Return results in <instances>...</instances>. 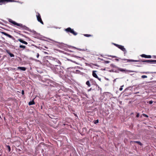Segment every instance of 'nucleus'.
I'll return each mask as SVG.
<instances>
[{"instance_id": "obj_1", "label": "nucleus", "mask_w": 156, "mask_h": 156, "mask_svg": "<svg viewBox=\"0 0 156 156\" xmlns=\"http://www.w3.org/2000/svg\"><path fill=\"white\" fill-rule=\"evenodd\" d=\"M60 65H55V66H53L51 69L55 73L58 74L60 77L64 79L66 77L64 73V68Z\"/></svg>"}, {"instance_id": "obj_2", "label": "nucleus", "mask_w": 156, "mask_h": 156, "mask_svg": "<svg viewBox=\"0 0 156 156\" xmlns=\"http://www.w3.org/2000/svg\"><path fill=\"white\" fill-rule=\"evenodd\" d=\"M49 59L51 60L52 62L54 65L55 66V65H61V63L60 61L58 58H56L52 56H49Z\"/></svg>"}, {"instance_id": "obj_3", "label": "nucleus", "mask_w": 156, "mask_h": 156, "mask_svg": "<svg viewBox=\"0 0 156 156\" xmlns=\"http://www.w3.org/2000/svg\"><path fill=\"white\" fill-rule=\"evenodd\" d=\"M43 64L44 65L50 68L51 69H52L54 66L53 65H51L50 62H49L46 59H44L43 60Z\"/></svg>"}, {"instance_id": "obj_4", "label": "nucleus", "mask_w": 156, "mask_h": 156, "mask_svg": "<svg viewBox=\"0 0 156 156\" xmlns=\"http://www.w3.org/2000/svg\"><path fill=\"white\" fill-rule=\"evenodd\" d=\"M112 44L115 46L121 49L122 51H124V54H125L126 53V49L124 48V46L114 43H112Z\"/></svg>"}, {"instance_id": "obj_5", "label": "nucleus", "mask_w": 156, "mask_h": 156, "mask_svg": "<svg viewBox=\"0 0 156 156\" xmlns=\"http://www.w3.org/2000/svg\"><path fill=\"white\" fill-rule=\"evenodd\" d=\"M43 83V85L46 86H51V81L50 80L47 79L45 81L43 80L42 81Z\"/></svg>"}, {"instance_id": "obj_6", "label": "nucleus", "mask_w": 156, "mask_h": 156, "mask_svg": "<svg viewBox=\"0 0 156 156\" xmlns=\"http://www.w3.org/2000/svg\"><path fill=\"white\" fill-rule=\"evenodd\" d=\"M15 0H0V5L5 4L6 3L16 2Z\"/></svg>"}, {"instance_id": "obj_7", "label": "nucleus", "mask_w": 156, "mask_h": 156, "mask_svg": "<svg viewBox=\"0 0 156 156\" xmlns=\"http://www.w3.org/2000/svg\"><path fill=\"white\" fill-rule=\"evenodd\" d=\"M19 25H17V26L20 27L21 29L23 30H29V28L25 25H23L22 24L19 23Z\"/></svg>"}, {"instance_id": "obj_8", "label": "nucleus", "mask_w": 156, "mask_h": 156, "mask_svg": "<svg viewBox=\"0 0 156 156\" xmlns=\"http://www.w3.org/2000/svg\"><path fill=\"white\" fill-rule=\"evenodd\" d=\"M144 62H145L147 63L154 64L156 63V60L152 59L144 60Z\"/></svg>"}, {"instance_id": "obj_9", "label": "nucleus", "mask_w": 156, "mask_h": 156, "mask_svg": "<svg viewBox=\"0 0 156 156\" xmlns=\"http://www.w3.org/2000/svg\"><path fill=\"white\" fill-rule=\"evenodd\" d=\"M36 16L37 21L40 22L41 24L43 25L44 23L42 21L40 14L39 13H37V15Z\"/></svg>"}, {"instance_id": "obj_10", "label": "nucleus", "mask_w": 156, "mask_h": 156, "mask_svg": "<svg viewBox=\"0 0 156 156\" xmlns=\"http://www.w3.org/2000/svg\"><path fill=\"white\" fill-rule=\"evenodd\" d=\"M97 72V71L96 70H93L92 71V76H93L96 78H97L98 80H99L100 81H101V78H99L97 75L96 73Z\"/></svg>"}, {"instance_id": "obj_11", "label": "nucleus", "mask_w": 156, "mask_h": 156, "mask_svg": "<svg viewBox=\"0 0 156 156\" xmlns=\"http://www.w3.org/2000/svg\"><path fill=\"white\" fill-rule=\"evenodd\" d=\"M1 33L3 34L4 35L7 36V37H9L11 38L13 40H14L15 39V38L12 36L11 35H9L7 33L4 32H2Z\"/></svg>"}, {"instance_id": "obj_12", "label": "nucleus", "mask_w": 156, "mask_h": 156, "mask_svg": "<svg viewBox=\"0 0 156 156\" xmlns=\"http://www.w3.org/2000/svg\"><path fill=\"white\" fill-rule=\"evenodd\" d=\"M118 69H119V70L121 72H125V73H126L127 72H133L134 71H130V70H126L125 69L120 68H118Z\"/></svg>"}, {"instance_id": "obj_13", "label": "nucleus", "mask_w": 156, "mask_h": 156, "mask_svg": "<svg viewBox=\"0 0 156 156\" xmlns=\"http://www.w3.org/2000/svg\"><path fill=\"white\" fill-rule=\"evenodd\" d=\"M90 83H91L92 85H95L97 86H98V85L97 84V83L93 79H90L89 80Z\"/></svg>"}, {"instance_id": "obj_14", "label": "nucleus", "mask_w": 156, "mask_h": 156, "mask_svg": "<svg viewBox=\"0 0 156 156\" xmlns=\"http://www.w3.org/2000/svg\"><path fill=\"white\" fill-rule=\"evenodd\" d=\"M8 20L9 22L12 23L14 25H16V26H17V25H19L18 23H16L15 21L12 20L11 19H9Z\"/></svg>"}, {"instance_id": "obj_15", "label": "nucleus", "mask_w": 156, "mask_h": 156, "mask_svg": "<svg viewBox=\"0 0 156 156\" xmlns=\"http://www.w3.org/2000/svg\"><path fill=\"white\" fill-rule=\"evenodd\" d=\"M141 57L146 58H151V55H147L145 54H142L141 55Z\"/></svg>"}, {"instance_id": "obj_16", "label": "nucleus", "mask_w": 156, "mask_h": 156, "mask_svg": "<svg viewBox=\"0 0 156 156\" xmlns=\"http://www.w3.org/2000/svg\"><path fill=\"white\" fill-rule=\"evenodd\" d=\"M6 52L10 55L11 57H14V55L11 53L9 50H6Z\"/></svg>"}, {"instance_id": "obj_17", "label": "nucleus", "mask_w": 156, "mask_h": 156, "mask_svg": "<svg viewBox=\"0 0 156 156\" xmlns=\"http://www.w3.org/2000/svg\"><path fill=\"white\" fill-rule=\"evenodd\" d=\"M141 73L142 74H156V72H141Z\"/></svg>"}, {"instance_id": "obj_18", "label": "nucleus", "mask_w": 156, "mask_h": 156, "mask_svg": "<svg viewBox=\"0 0 156 156\" xmlns=\"http://www.w3.org/2000/svg\"><path fill=\"white\" fill-rule=\"evenodd\" d=\"M17 69L22 71H25L26 69V68L23 67L19 66L17 68Z\"/></svg>"}, {"instance_id": "obj_19", "label": "nucleus", "mask_w": 156, "mask_h": 156, "mask_svg": "<svg viewBox=\"0 0 156 156\" xmlns=\"http://www.w3.org/2000/svg\"><path fill=\"white\" fill-rule=\"evenodd\" d=\"M18 41H19L20 42L23 43V44H28V43L27 42L23 41L21 39H18Z\"/></svg>"}, {"instance_id": "obj_20", "label": "nucleus", "mask_w": 156, "mask_h": 156, "mask_svg": "<svg viewBox=\"0 0 156 156\" xmlns=\"http://www.w3.org/2000/svg\"><path fill=\"white\" fill-rule=\"evenodd\" d=\"M131 143H136L137 144H139V145H140V146H141L143 145V144H142L141 142H140V141H131L130 142Z\"/></svg>"}, {"instance_id": "obj_21", "label": "nucleus", "mask_w": 156, "mask_h": 156, "mask_svg": "<svg viewBox=\"0 0 156 156\" xmlns=\"http://www.w3.org/2000/svg\"><path fill=\"white\" fill-rule=\"evenodd\" d=\"M72 29L70 27H68L66 29H65V30L67 33H70L71 30Z\"/></svg>"}, {"instance_id": "obj_22", "label": "nucleus", "mask_w": 156, "mask_h": 156, "mask_svg": "<svg viewBox=\"0 0 156 156\" xmlns=\"http://www.w3.org/2000/svg\"><path fill=\"white\" fill-rule=\"evenodd\" d=\"M35 104V103L34 100H33L32 101H30L28 103V105H34Z\"/></svg>"}, {"instance_id": "obj_23", "label": "nucleus", "mask_w": 156, "mask_h": 156, "mask_svg": "<svg viewBox=\"0 0 156 156\" xmlns=\"http://www.w3.org/2000/svg\"><path fill=\"white\" fill-rule=\"evenodd\" d=\"M72 48H74V49H77V50H79L80 51H84L85 50L84 49H80V48H76L75 47H73V46H72Z\"/></svg>"}, {"instance_id": "obj_24", "label": "nucleus", "mask_w": 156, "mask_h": 156, "mask_svg": "<svg viewBox=\"0 0 156 156\" xmlns=\"http://www.w3.org/2000/svg\"><path fill=\"white\" fill-rule=\"evenodd\" d=\"M86 84L88 86V87H90L91 86V84H90V80H87L86 83Z\"/></svg>"}, {"instance_id": "obj_25", "label": "nucleus", "mask_w": 156, "mask_h": 156, "mask_svg": "<svg viewBox=\"0 0 156 156\" xmlns=\"http://www.w3.org/2000/svg\"><path fill=\"white\" fill-rule=\"evenodd\" d=\"M70 33L74 35H76L77 34V33H76L74 31L73 29H72V30H71V31L70 32Z\"/></svg>"}, {"instance_id": "obj_26", "label": "nucleus", "mask_w": 156, "mask_h": 156, "mask_svg": "<svg viewBox=\"0 0 156 156\" xmlns=\"http://www.w3.org/2000/svg\"><path fill=\"white\" fill-rule=\"evenodd\" d=\"M128 62H139V60H134L133 59L128 60Z\"/></svg>"}, {"instance_id": "obj_27", "label": "nucleus", "mask_w": 156, "mask_h": 156, "mask_svg": "<svg viewBox=\"0 0 156 156\" xmlns=\"http://www.w3.org/2000/svg\"><path fill=\"white\" fill-rule=\"evenodd\" d=\"M29 30H28V31H30V32L33 33L34 35H35L37 34L36 32L34 30H31L30 29H29Z\"/></svg>"}, {"instance_id": "obj_28", "label": "nucleus", "mask_w": 156, "mask_h": 156, "mask_svg": "<svg viewBox=\"0 0 156 156\" xmlns=\"http://www.w3.org/2000/svg\"><path fill=\"white\" fill-rule=\"evenodd\" d=\"M19 34L20 35V36H22V37H25V38H27L29 39V38L28 37H26L25 35H23V34H20V33H19Z\"/></svg>"}, {"instance_id": "obj_29", "label": "nucleus", "mask_w": 156, "mask_h": 156, "mask_svg": "<svg viewBox=\"0 0 156 156\" xmlns=\"http://www.w3.org/2000/svg\"><path fill=\"white\" fill-rule=\"evenodd\" d=\"M6 147L8 150L10 152L11 151V148L10 146L9 145H6Z\"/></svg>"}, {"instance_id": "obj_30", "label": "nucleus", "mask_w": 156, "mask_h": 156, "mask_svg": "<svg viewBox=\"0 0 156 156\" xmlns=\"http://www.w3.org/2000/svg\"><path fill=\"white\" fill-rule=\"evenodd\" d=\"M84 35L86 37H90L91 36V35L89 34H84Z\"/></svg>"}, {"instance_id": "obj_31", "label": "nucleus", "mask_w": 156, "mask_h": 156, "mask_svg": "<svg viewBox=\"0 0 156 156\" xmlns=\"http://www.w3.org/2000/svg\"><path fill=\"white\" fill-rule=\"evenodd\" d=\"M26 46L24 45H20V48H23V49H25L26 48Z\"/></svg>"}, {"instance_id": "obj_32", "label": "nucleus", "mask_w": 156, "mask_h": 156, "mask_svg": "<svg viewBox=\"0 0 156 156\" xmlns=\"http://www.w3.org/2000/svg\"><path fill=\"white\" fill-rule=\"evenodd\" d=\"M107 56L108 57H112V58H116L117 57L116 56L111 55H107Z\"/></svg>"}, {"instance_id": "obj_33", "label": "nucleus", "mask_w": 156, "mask_h": 156, "mask_svg": "<svg viewBox=\"0 0 156 156\" xmlns=\"http://www.w3.org/2000/svg\"><path fill=\"white\" fill-rule=\"evenodd\" d=\"M68 60H69V61H71L72 62H74V63H76V64H78V63H77V62H76V61H73L71 59H68Z\"/></svg>"}, {"instance_id": "obj_34", "label": "nucleus", "mask_w": 156, "mask_h": 156, "mask_svg": "<svg viewBox=\"0 0 156 156\" xmlns=\"http://www.w3.org/2000/svg\"><path fill=\"white\" fill-rule=\"evenodd\" d=\"M141 78L144 79L147 78V76L146 75H142L141 76Z\"/></svg>"}, {"instance_id": "obj_35", "label": "nucleus", "mask_w": 156, "mask_h": 156, "mask_svg": "<svg viewBox=\"0 0 156 156\" xmlns=\"http://www.w3.org/2000/svg\"><path fill=\"white\" fill-rule=\"evenodd\" d=\"M124 86V85H123L122 86H121L119 88V90H120V91H121L123 89V88H122V87Z\"/></svg>"}, {"instance_id": "obj_36", "label": "nucleus", "mask_w": 156, "mask_h": 156, "mask_svg": "<svg viewBox=\"0 0 156 156\" xmlns=\"http://www.w3.org/2000/svg\"><path fill=\"white\" fill-rule=\"evenodd\" d=\"M119 59L122 60H124V61L127 60V62H128V60H129V59H126V58L122 59V58H119Z\"/></svg>"}, {"instance_id": "obj_37", "label": "nucleus", "mask_w": 156, "mask_h": 156, "mask_svg": "<svg viewBox=\"0 0 156 156\" xmlns=\"http://www.w3.org/2000/svg\"><path fill=\"white\" fill-rule=\"evenodd\" d=\"M98 122H99V121H98V120H95L94 121V123L95 124H96L98 123Z\"/></svg>"}, {"instance_id": "obj_38", "label": "nucleus", "mask_w": 156, "mask_h": 156, "mask_svg": "<svg viewBox=\"0 0 156 156\" xmlns=\"http://www.w3.org/2000/svg\"><path fill=\"white\" fill-rule=\"evenodd\" d=\"M144 116V117H147V118H148V115H147L146 114H142Z\"/></svg>"}, {"instance_id": "obj_39", "label": "nucleus", "mask_w": 156, "mask_h": 156, "mask_svg": "<svg viewBox=\"0 0 156 156\" xmlns=\"http://www.w3.org/2000/svg\"><path fill=\"white\" fill-rule=\"evenodd\" d=\"M148 83H156V81H150V82H147Z\"/></svg>"}, {"instance_id": "obj_40", "label": "nucleus", "mask_w": 156, "mask_h": 156, "mask_svg": "<svg viewBox=\"0 0 156 156\" xmlns=\"http://www.w3.org/2000/svg\"><path fill=\"white\" fill-rule=\"evenodd\" d=\"M153 101H149V102H147V103H149L150 104H151L153 103Z\"/></svg>"}, {"instance_id": "obj_41", "label": "nucleus", "mask_w": 156, "mask_h": 156, "mask_svg": "<svg viewBox=\"0 0 156 156\" xmlns=\"http://www.w3.org/2000/svg\"><path fill=\"white\" fill-rule=\"evenodd\" d=\"M111 66L112 67H114V68H115L116 67V66H115L113 64H111Z\"/></svg>"}, {"instance_id": "obj_42", "label": "nucleus", "mask_w": 156, "mask_h": 156, "mask_svg": "<svg viewBox=\"0 0 156 156\" xmlns=\"http://www.w3.org/2000/svg\"><path fill=\"white\" fill-rule=\"evenodd\" d=\"M73 56L75 57H76V58H81L79 56H77L76 55H74Z\"/></svg>"}, {"instance_id": "obj_43", "label": "nucleus", "mask_w": 156, "mask_h": 156, "mask_svg": "<svg viewBox=\"0 0 156 156\" xmlns=\"http://www.w3.org/2000/svg\"><path fill=\"white\" fill-rule=\"evenodd\" d=\"M139 116H140V114H139V113H137V115H136V117L137 118H138V117H139Z\"/></svg>"}, {"instance_id": "obj_44", "label": "nucleus", "mask_w": 156, "mask_h": 156, "mask_svg": "<svg viewBox=\"0 0 156 156\" xmlns=\"http://www.w3.org/2000/svg\"><path fill=\"white\" fill-rule=\"evenodd\" d=\"M110 62V61H105V63H108Z\"/></svg>"}, {"instance_id": "obj_45", "label": "nucleus", "mask_w": 156, "mask_h": 156, "mask_svg": "<svg viewBox=\"0 0 156 156\" xmlns=\"http://www.w3.org/2000/svg\"><path fill=\"white\" fill-rule=\"evenodd\" d=\"M144 60H140L139 62H144Z\"/></svg>"}, {"instance_id": "obj_46", "label": "nucleus", "mask_w": 156, "mask_h": 156, "mask_svg": "<svg viewBox=\"0 0 156 156\" xmlns=\"http://www.w3.org/2000/svg\"><path fill=\"white\" fill-rule=\"evenodd\" d=\"M24 91L23 90H22V95H23L24 94Z\"/></svg>"}, {"instance_id": "obj_47", "label": "nucleus", "mask_w": 156, "mask_h": 156, "mask_svg": "<svg viewBox=\"0 0 156 156\" xmlns=\"http://www.w3.org/2000/svg\"><path fill=\"white\" fill-rule=\"evenodd\" d=\"M39 54L38 53H37V58H38L39 57Z\"/></svg>"}, {"instance_id": "obj_48", "label": "nucleus", "mask_w": 156, "mask_h": 156, "mask_svg": "<svg viewBox=\"0 0 156 156\" xmlns=\"http://www.w3.org/2000/svg\"><path fill=\"white\" fill-rule=\"evenodd\" d=\"M23 32L25 33H26V34H29V33H28V32H27L26 31H24Z\"/></svg>"}, {"instance_id": "obj_49", "label": "nucleus", "mask_w": 156, "mask_h": 156, "mask_svg": "<svg viewBox=\"0 0 156 156\" xmlns=\"http://www.w3.org/2000/svg\"><path fill=\"white\" fill-rule=\"evenodd\" d=\"M115 60L116 61H119V59L118 58H115Z\"/></svg>"}, {"instance_id": "obj_50", "label": "nucleus", "mask_w": 156, "mask_h": 156, "mask_svg": "<svg viewBox=\"0 0 156 156\" xmlns=\"http://www.w3.org/2000/svg\"><path fill=\"white\" fill-rule=\"evenodd\" d=\"M91 90V88H90V89L88 90V91H90Z\"/></svg>"}, {"instance_id": "obj_51", "label": "nucleus", "mask_w": 156, "mask_h": 156, "mask_svg": "<svg viewBox=\"0 0 156 156\" xmlns=\"http://www.w3.org/2000/svg\"><path fill=\"white\" fill-rule=\"evenodd\" d=\"M105 79L106 80H109V79H108V78H105Z\"/></svg>"}, {"instance_id": "obj_52", "label": "nucleus", "mask_w": 156, "mask_h": 156, "mask_svg": "<svg viewBox=\"0 0 156 156\" xmlns=\"http://www.w3.org/2000/svg\"><path fill=\"white\" fill-rule=\"evenodd\" d=\"M43 108V106L42 105H41V109H42Z\"/></svg>"}, {"instance_id": "obj_53", "label": "nucleus", "mask_w": 156, "mask_h": 156, "mask_svg": "<svg viewBox=\"0 0 156 156\" xmlns=\"http://www.w3.org/2000/svg\"><path fill=\"white\" fill-rule=\"evenodd\" d=\"M86 65L88 66H90V65H89V64H88V63H86Z\"/></svg>"}, {"instance_id": "obj_54", "label": "nucleus", "mask_w": 156, "mask_h": 156, "mask_svg": "<svg viewBox=\"0 0 156 156\" xmlns=\"http://www.w3.org/2000/svg\"><path fill=\"white\" fill-rule=\"evenodd\" d=\"M116 79H115L113 80V82H115L116 81Z\"/></svg>"}, {"instance_id": "obj_55", "label": "nucleus", "mask_w": 156, "mask_h": 156, "mask_svg": "<svg viewBox=\"0 0 156 156\" xmlns=\"http://www.w3.org/2000/svg\"><path fill=\"white\" fill-rule=\"evenodd\" d=\"M44 53H45V54H48V53H47V52H45H45H44Z\"/></svg>"}, {"instance_id": "obj_56", "label": "nucleus", "mask_w": 156, "mask_h": 156, "mask_svg": "<svg viewBox=\"0 0 156 156\" xmlns=\"http://www.w3.org/2000/svg\"><path fill=\"white\" fill-rule=\"evenodd\" d=\"M154 58L156 59V56H154Z\"/></svg>"}, {"instance_id": "obj_57", "label": "nucleus", "mask_w": 156, "mask_h": 156, "mask_svg": "<svg viewBox=\"0 0 156 156\" xmlns=\"http://www.w3.org/2000/svg\"><path fill=\"white\" fill-rule=\"evenodd\" d=\"M153 79V77H151V78L150 80H152Z\"/></svg>"}, {"instance_id": "obj_58", "label": "nucleus", "mask_w": 156, "mask_h": 156, "mask_svg": "<svg viewBox=\"0 0 156 156\" xmlns=\"http://www.w3.org/2000/svg\"><path fill=\"white\" fill-rule=\"evenodd\" d=\"M69 51L70 52H73V51H72L71 50H69Z\"/></svg>"}, {"instance_id": "obj_59", "label": "nucleus", "mask_w": 156, "mask_h": 156, "mask_svg": "<svg viewBox=\"0 0 156 156\" xmlns=\"http://www.w3.org/2000/svg\"><path fill=\"white\" fill-rule=\"evenodd\" d=\"M137 66L140 67V66Z\"/></svg>"}, {"instance_id": "obj_60", "label": "nucleus", "mask_w": 156, "mask_h": 156, "mask_svg": "<svg viewBox=\"0 0 156 156\" xmlns=\"http://www.w3.org/2000/svg\"><path fill=\"white\" fill-rule=\"evenodd\" d=\"M85 96H86V97H87V95L86 94Z\"/></svg>"}, {"instance_id": "obj_61", "label": "nucleus", "mask_w": 156, "mask_h": 156, "mask_svg": "<svg viewBox=\"0 0 156 156\" xmlns=\"http://www.w3.org/2000/svg\"><path fill=\"white\" fill-rule=\"evenodd\" d=\"M127 90V88H126L125 90Z\"/></svg>"}, {"instance_id": "obj_62", "label": "nucleus", "mask_w": 156, "mask_h": 156, "mask_svg": "<svg viewBox=\"0 0 156 156\" xmlns=\"http://www.w3.org/2000/svg\"><path fill=\"white\" fill-rule=\"evenodd\" d=\"M140 117L141 118H142V115H141V116H140Z\"/></svg>"}, {"instance_id": "obj_63", "label": "nucleus", "mask_w": 156, "mask_h": 156, "mask_svg": "<svg viewBox=\"0 0 156 156\" xmlns=\"http://www.w3.org/2000/svg\"><path fill=\"white\" fill-rule=\"evenodd\" d=\"M115 72L116 73H118V72L117 71H115Z\"/></svg>"}, {"instance_id": "obj_64", "label": "nucleus", "mask_w": 156, "mask_h": 156, "mask_svg": "<svg viewBox=\"0 0 156 156\" xmlns=\"http://www.w3.org/2000/svg\"><path fill=\"white\" fill-rule=\"evenodd\" d=\"M94 65L95 66H97L96 65V64Z\"/></svg>"}]
</instances>
